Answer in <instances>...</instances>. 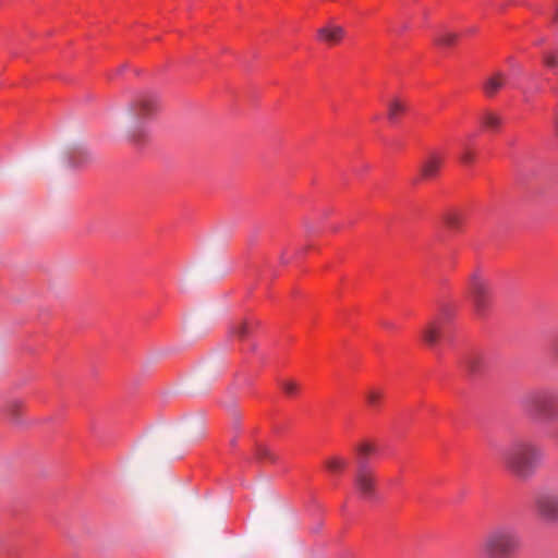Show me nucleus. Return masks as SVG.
<instances>
[{"instance_id": "18", "label": "nucleus", "mask_w": 558, "mask_h": 558, "mask_svg": "<svg viewBox=\"0 0 558 558\" xmlns=\"http://www.w3.org/2000/svg\"><path fill=\"white\" fill-rule=\"evenodd\" d=\"M384 396H385V393L383 392V390H379L376 388H372V389L367 390V392H366L367 404L372 409H378L380 400L383 399Z\"/></svg>"}, {"instance_id": "20", "label": "nucleus", "mask_w": 558, "mask_h": 558, "mask_svg": "<svg viewBox=\"0 0 558 558\" xmlns=\"http://www.w3.org/2000/svg\"><path fill=\"white\" fill-rule=\"evenodd\" d=\"M483 124L490 130H497L501 125V118L493 112H486L483 117Z\"/></svg>"}, {"instance_id": "23", "label": "nucleus", "mask_w": 558, "mask_h": 558, "mask_svg": "<svg viewBox=\"0 0 558 558\" xmlns=\"http://www.w3.org/2000/svg\"><path fill=\"white\" fill-rule=\"evenodd\" d=\"M543 61L545 65L549 68H556L558 64V50L545 53Z\"/></svg>"}, {"instance_id": "6", "label": "nucleus", "mask_w": 558, "mask_h": 558, "mask_svg": "<svg viewBox=\"0 0 558 558\" xmlns=\"http://www.w3.org/2000/svg\"><path fill=\"white\" fill-rule=\"evenodd\" d=\"M536 514L545 522H558V492L544 490L535 496L534 500Z\"/></svg>"}, {"instance_id": "22", "label": "nucleus", "mask_w": 558, "mask_h": 558, "mask_svg": "<svg viewBox=\"0 0 558 558\" xmlns=\"http://www.w3.org/2000/svg\"><path fill=\"white\" fill-rule=\"evenodd\" d=\"M281 388L289 396H294L300 390V385L296 381L286 380L281 383Z\"/></svg>"}, {"instance_id": "11", "label": "nucleus", "mask_w": 558, "mask_h": 558, "mask_svg": "<svg viewBox=\"0 0 558 558\" xmlns=\"http://www.w3.org/2000/svg\"><path fill=\"white\" fill-rule=\"evenodd\" d=\"M68 158L71 167H81L90 159V154L86 148L77 146L69 150Z\"/></svg>"}, {"instance_id": "1", "label": "nucleus", "mask_w": 558, "mask_h": 558, "mask_svg": "<svg viewBox=\"0 0 558 558\" xmlns=\"http://www.w3.org/2000/svg\"><path fill=\"white\" fill-rule=\"evenodd\" d=\"M543 451L527 439H515L501 450L500 462L505 470L520 481H527L539 468Z\"/></svg>"}, {"instance_id": "19", "label": "nucleus", "mask_w": 558, "mask_h": 558, "mask_svg": "<svg viewBox=\"0 0 558 558\" xmlns=\"http://www.w3.org/2000/svg\"><path fill=\"white\" fill-rule=\"evenodd\" d=\"M347 465L348 461L345 458L332 457L328 458L327 461H325V466H327L331 472H340L344 468H347Z\"/></svg>"}, {"instance_id": "30", "label": "nucleus", "mask_w": 558, "mask_h": 558, "mask_svg": "<svg viewBox=\"0 0 558 558\" xmlns=\"http://www.w3.org/2000/svg\"><path fill=\"white\" fill-rule=\"evenodd\" d=\"M123 70V65H121L119 69H118V72H121Z\"/></svg>"}, {"instance_id": "25", "label": "nucleus", "mask_w": 558, "mask_h": 558, "mask_svg": "<svg viewBox=\"0 0 558 558\" xmlns=\"http://www.w3.org/2000/svg\"><path fill=\"white\" fill-rule=\"evenodd\" d=\"M475 159V153L474 150H471L469 148H465L464 151L461 154V160L465 163H471Z\"/></svg>"}, {"instance_id": "15", "label": "nucleus", "mask_w": 558, "mask_h": 558, "mask_svg": "<svg viewBox=\"0 0 558 558\" xmlns=\"http://www.w3.org/2000/svg\"><path fill=\"white\" fill-rule=\"evenodd\" d=\"M483 359L481 355H469L464 361V367L469 374L476 375L481 372Z\"/></svg>"}, {"instance_id": "29", "label": "nucleus", "mask_w": 558, "mask_h": 558, "mask_svg": "<svg viewBox=\"0 0 558 558\" xmlns=\"http://www.w3.org/2000/svg\"><path fill=\"white\" fill-rule=\"evenodd\" d=\"M555 21L558 22V8L556 9Z\"/></svg>"}, {"instance_id": "26", "label": "nucleus", "mask_w": 558, "mask_h": 558, "mask_svg": "<svg viewBox=\"0 0 558 558\" xmlns=\"http://www.w3.org/2000/svg\"><path fill=\"white\" fill-rule=\"evenodd\" d=\"M257 457L260 458V459H269V460H274V456L270 451L269 448L267 447H260L257 449Z\"/></svg>"}, {"instance_id": "21", "label": "nucleus", "mask_w": 558, "mask_h": 558, "mask_svg": "<svg viewBox=\"0 0 558 558\" xmlns=\"http://www.w3.org/2000/svg\"><path fill=\"white\" fill-rule=\"evenodd\" d=\"M456 38H457L456 33H442V34L438 35V37L436 38V43L438 45L449 46L456 41Z\"/></svg>"}, {"instance_id": "5", "label": "nucleus", "mask_w": 558, "mask_h": 558, "mask_svg": "<svg viewBox=\"0 0 558 558\" xmlns=\"http://www.w3.org/2000/svg\"><path fill=\"white\" fill-rule=\"evenodd\" d=\"M468 298L471 300L475 315L482 317L487 313L488 307L492 304V295L489 294V289L483 279L476 276L472 277L471 283H469Z\"/></svg>"}, {"instance_id": "24", "label": "nucleus", "mask_w": 558, "mask_h": 558, "mask_svg": "<svg viewBox=\"0 0 558 558\" xmlns=\"http://www.w3.org/2000/svg\"><path fill=\"white\" fill-rule=\"evenodd\" d=\"M9 414L12 418L19 420L20 415L22 414V403L20 401H13L9 405Z\"/></svg>"}, {"instance_id": "16", "label": "nucleus", "mask_w": 558, "mask_h": 558, "mask_svg": "<svg viewBox=\"0 0 558 558\" xmlns=\"http://www.w3.org/2000/svg\"><path fill=\"white\" fill-rule=\"evenodd\" d=\"M405 110H407V106L404 102H402L398 99L391 100L388 102V119L393 122Z\"/></svg>"}, {"instance_id": "7", "label": "nucleus", "mask_w": 558, "mask_h": 558, "mask_svg": "<svg viewBox=\"0 0 558 558\" xmlns=\"http://www.w3.org/2000/svg\"><path fill=\"white\" fill-rule=\"evenodd\" d=\"M353 485L357 492L365 498H372L374 489L376 488V480L368 463L364 460L359 461L355 477H353Z\"/></svg>"}, {"instance_id": "12", "label": "nucleus", "mask_w": 558, "mask_h": 558, "mask_svg": "<svg viewBox=\"0 0 558 558\" xmlns=\"http://www.w3.org/2000/svg\"><path fill=\"white\" fill-rule=\"evenodd\" d=\"M440 338V326L438 323L433 322L426 325L423 330V340L427 345L434 347Z\"/></svg>"}, {"instance_id": "13", "label": "nucleus", "mask_w": 558, "mask_h": 558, "mask_svg": "<svg viewBox=\"0 0 558 558\" xmlns=\"http://www.w3.org/2000/svg\"><path fill=\"white\" fill-rule=\"evenodd\" d=\"M252 330L253 328L251 324L240 320L233 323L229 332H231V335L238 340H245L250 337Z\"/></svg>"}, {"instance_id": "8", "label": "nucleus", "mask_w": 558, "mask_h": 558, "mask_svg": "<svg viewBox=\"0 0 558 558\" xmlns=\"http://www.w3.org/2000/svg\"><path fill=\"white\" fill-rule=\"evenodd\" d=\"M507 83L508 76L506 73L502 71H494L485 77L482 84V89L486 97L493 98L495 95L502 90Z\"/></svg>"}, {"instance_id": "14", "label": "nucleus", "mask_w": 558, "mask_h": 558, "mask_svg": "<svg viewBox=\"0 0 558 558\" xmlns=\"http://www.w3.org/2000/svg\"><path fill=\"white\" fill-rule=\"evenodd\" d=\"M465 218L464 215L457 211H449L445 215V223L447 228L453 231L462 230Z\"/></svg>"}, {"instance_id": "4", "label": "nucleus", "mask_w": 558, "mask_h": 558, "mask_svg": "<svg viewBox=\"0 0 558 558\" xmlns=\"http://www.w3.org/2000/svg\"><path fill=\"white\" fill-rule=\"evenodd\" d=\"M157 110V102L150 96H141L129 106V113L135 121V129L130 133V140L141 143L143 133L140 130L141 121L147 119Z\"/></svg>"}, {"instance_id": "28", "label": "nucleus", "mask_w": 558, "mask_h": 558, "mask_svg": "<svg viewBox=\"0 0 558 558\" xmlns=\"http://www.w3.org/2000/svg\"><path fill=\"white\" fill-rule=\"evenodd\" d=\"M554 351H555L556 355L558 356V339H556V341H555Z\"/></svg>"}, {"instance_id": "17", "label": "nucleus", "mask_w": 558, "mask_h": 558, "mask_svg": "<svg viewBox=\"0 0 558 558\" xmlns=\"http://www.w3.org/2000/svg\"><path fill=\"white\" fill-rule=\"evenodd\" d=\"M376 451V447L371 444L369 441H361L356 446V452H357V462L360 460H364L368 463L367 459L368 457Z\"/></svg>"}, {"instance_id": "9", "label": "nucleus", "mask_w": 558, "mask_h": 558, "mask_svg": "<svg viewBox=\"0 0 558 558\" xmlns=\"http://www.w3.org/2000/svg\"><path fill=\"white\" fill-rule=\"evenodd\" d=\"M445 158L439 154L432 153L420 163V174L423 179L436 178Z\"/></svg>"}, {"instance_id": "27", "label": "nucleus", "mask_w": 558, "mask_h": 558, "mask_svg": "<svg viewBox=\"0 0 558 558\" xmlns=\"http://www.w3.org/2000/svg\"><path fill=\"white\" fill-rule=\"evenodd\" d=\"M555 126H556V131L558 132V109L556 110V114H555Z\"/></svg>"}, {"instance_id": "3", "label": "nucleus", "mask_w": 558, "mask_h": 558, "mask_svg": "<svg viewBox=\"0 0 558 558\" xmlns=\"http://www.w3.org/2000/svg\"><path fill=\"white\" fill-rule=\"evenodd\" d=\"M557 397L549 390H532L520 400L522 410L535 422H549L556 417Z\"/></svg>"}, {"instance_id": "10", "label": "nucleus", "mask_w": 558, "mask_h": 558, "mask_svg": "<svg viewBox=\"0 0 558 558\" xmlns=\"http://www.w3.org/2000/svg\"><path fill=\"white\" fill-rule=\"evenodd\" d=\"M344 29L340 25L329 24L318 29V38L330 45H337L341 41Z\"/></svg>"}, {"instance_id": "2", "label": "nucleus", "mask_w": 558, "mask_h": 558, "mask_svg": "<svg viewBox=\"0 0 558 558\" xmlns=\"http://www.w3.org/2000/svg\"><path fill=\"white\" fill-rule=\"evenodd\" d=\"M521 546L515 529L502 524L493 527L484 537L482 549L485 558H510Z\"/></svg>"}]
</instances>
